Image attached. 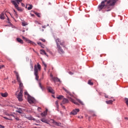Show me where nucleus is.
<instances>
[{
    "label": "nucleus",
    "mask_w": 128,
    "mask_h": 128,
    "mask_svg": "<svg viewBox=\"0 0 128 128\" xmlns=\"http://www.w3.org/2000/svg\"><path fill=\"white\" fill-rule=\"evenodd\" d=\"M104 0L102 2L101 4L98 6L99 11L102 10H106V12H110V10L113 8L114 6L116 4L117 0Z\"/></svg>",
    "instance_id": "nucleus-1"
},
{
    "label": "nucleus",
    "mask_w": 128,
    "mask_h": 128,
    "mask_svg": "<svg viewBox=\"0 0 128 128\" xmlns=\"http://www.w3.org/2000/svg\"><path fill=\"white\" fill-rule=\"evenodd\" d=\"M20 92L18 90L16 92V95L19 102H22V93L24 92V84L22 83H19Z\"/></svg>",
    "instance_id": "nucleus-2"
},
{
    "label": "nucleus",
    "mask_w": 128,
    "mask_h": 128,
    "mask_svg": "<svg viewBox=\"0 0 128 128\" xmlns=\"http://www.w3.org/2000/svg\"><path fill=\"white\" fill-rule=\"evenodd\" d=\"M42 70V66L40 64L38 63L37 64H35L34 66V75L36 76V80H38V72H40Z\"/></svg>",
    "instance_id": "nucleus-3"
},
{
    "label": "nucleus",
    "mask_w": 128,
    "mask_h": 128,
    "mask_svg": "<svg viewBox=\"0 0 128 128\" xmlns=\"http://www.w3.org/2000/svg\"><path fill=\"white\" fill-rule=\"evenodd\" d=\"M56 44L57 46H58L60 44V46H64V48L66 46L64 41L62 40H60V39L58 38L56 40Z\"/></svg>",
    "instance_id": "nucleus-4"
},
{
    "label": "nucleus",
    "mask_w": 128,
    "mask_h": 128,
    "mask_svg": "<svg viewBox=\"0 0 128 128\" xmlns=\"http://www.w3.org/2000/svg\"><path fill=\"white\" fill-rule=\"evenodd\" d=\"M12 4L14 6L15 8L17 10H18L19 12H22V8L18 7V4L16 2V1L14 0H11Z\"/></svg>",
    "instance_id": "nucleus-5"
},
{
    "label": "nucleus",
    "mask_w": 128,
    "mask_h": 128,
    "mask_svg": "<svg viewBox=\"0 0 128 128\" xmlns=\"http://www.w3.org/2000/svg\"><path fill=\"white\" fill-rule=\"evenodd\" d=\"M22 39L26 42H28V44H32V46H36V43L27 38H25L24 36H22Z\"/></svg>",
    "instance_id": "nucleus-6"
},
{
    "label": "nucleus",
    "mask_w": 128,
    "mask_h": 128,
    "mask_svg": "<svg viewBox=\"0 0 128 128\" xmlns=\"http://www.w3.org/2000/svg\"><path fill=\"white\" fill-rule=\"evenodd\" d=\"M57 50L60 54H64V50H62L60 46H57Z\"/></svg>",
    "instance_id": "nucleus-7"
},
{
    "label": "nucleus",
    "mask_w": 128,
    "mask_h": 128,
    "mask_svg": "<svg viewBox=\"0 0 128 128\" xmlns=\"http://www.w3.org/2000/svg\"><path fill=\"white\" fill-rule=\"evenodd\" d=\"M80 112V109L78 108H76L74 110L71 112V114H72L73 116H76V114H78V112Z\"/></svg>",
    "instance_id": "nucleus-8"
},
{
    "label": "nucleus",
    "mask_w": 128,
    "mask_h": 128,
    "mask_svg": "<svg viewBox=\"0 0 128 128\" xmlns=\"http://www.w3.org/2000/svg\"><path fill=\"white\" fill-rule=\"evenodd\" d=\"M14 74H16V80L18 82L20 83L22 82V81L20 80V75H18V72L16 71H14Z\"/></svg>",
    "instance_id": "nucleus-9"
},
{
    "label": "nucleus",
    "mask_w": 128,
    "mask_h": 128,
    "mask_svg": "<svg viewBox=\"0 0 128 128\" xmlns=\"http://www.w3.org/2000/svg\"><path fill=\"white\" fill-rule=\"evenodd\" d=\"M28 100L29 104H34V99L30 96H28Z\"/></svg>",
    "instance_id": "nucleus-10"
},
{
    "label": "nucleus",
    "mask_w": 128,
    "mask_h": 128,
    "mask_svg": "<svg viewBox=\"0 0 128 128\" xmlns=\"http://www.w3.org/2000/svg\"><path fill=\"white\" fill-rule=\"evenodd\" d=\"M68 99L70 102H73V104H76L77 106H78V103L76 102V100L72 99V98L70 96H68Z\"/></svg>",
    "instance_id": "nucleus-11"
},
{
    "label": "nucleus",
    "mask_w": 128,
    "mask_h": 128,
    "mask_svg": "<svg viewBox=\"0 0 128 128\" xmlns=\"http://www.w3.org/2000/svg\"><path fill=\"white\" fill-rule=\"evenodd\" d=\"M52 124H54V126H62V123H60V122H58L54 121V120H52Z\"/></svg>",
    "instance_id": "nucleus-12"
},
{
    "label": "nucleus",
    "mask_w": 128,
    "mask_h": 128,
    "mask_svg": "<svg viewBox=\"0 0 128 128\" xmlns=\"http://www.w3.org/2000/svg\"><path fill=\"white\" fill-rule=\"evenodd\" d=\"M47 90L49 92H50V94H54V90L52 87L48 86Z\"/></svg>",
    "instance_id": "nucleus-13"
},
{
    "label": "nucleus",
    "mask_w": 128,
    "mask_h": 128,
    "mask_svg": "<svg viewBox=\"0 0 128 128\" xmlns=\"http://www.w3.org/2000/svg\"><path fill=\"white\" fill-rule=\"evenodd\" d=\"M26 118H27V120H36V119L32 118V116H26Z\"/></svg>",
    "instance_id": "nucleus-14"
},
{
    "label": "nucleus",
    "mask_w": 128,
    "mask_h": 128,
    "mask_svg": "<svg viewBox=\"0 0 128 128\" xmlns=\"http://www.w3.org/2000/svg\"><path fill=\"white\" fill-rule=\"evenodd\" d=\"M63 90H64V92H66L68 94H69V96H74V95H72V93H70V91H68V90H66L64 88H63Z\"/></svg>",
    "instance_id": "nucleus-15"
},
{
    "label": "nucleus",
    "mask_w": 128,
    "mask_h": 128,
    "mask_svg": "<svg viewBox=\"0 0 128 128\" xmlns=\"http://www.w3.org/2000/svg\"><path fill=\"white\" fill-rule=\"evenodd\" d=\"M52 79L53 80L54 82H60V80L58 78L52 77Z\"/></svg>",
    "instance_id": "nucleus-16"
},
{
    "label": "nucleus",
    "mask_w": 128,
    "mask_h": 128,
    "mask_svg": "<svg viewBox=\"0 0 128 128\" xmlns=\"http://www.w3.org/2000/svg\"><path fill=\"white\" fill-rule=\"evenodd\" d=\"M40 54H45V56H48V54H46V51H44V50H40Z\"/></svg>",
    "instance_id": "nucleus-17"
},
{
    "label": "nucleus",
    "mask_w": 128,
    "mask_h": 128,
    "mask_svg": "<svg viewBox=\"0 0 128 128\" xmlns=\"http://www.w3.org/2000/svg\"><path fill=\"white\" fill-rule=\"evenodd\" d=\"M48 114V109H46L45 111L44 112L41 113L42 116H46Z\"/></svg>",
    "instance_id": "nucleus-18"
},
{
    "label": "nucleus",
    "mask_w": 128,
    "mask_h": 128,
    "mask_svg": "<svg viewBox=\"0 0 128 128\" xmlns=\"http://www.w3.org/2000/svg\"><path fill=\"white\" fill-rule=\"evenodd\" d=\"M26 8H28V10H30L32 9V5L28 4L26 5Z\"/></svg>",
    "instance_id": "nucleus-19"
},
{
    "label": "nucleus",
    "mask_w": 128,
    "mask_h": 128,
    "mask_svg": "<svg viewBox=\"0 0 128 128\" xmlns=\"http://www.w3.org/2000/svg\"><path fill=\"white\" fill-rule=\"evenodd\" d=\"M16 41L19 42L20 44H24V41L20 39V38H16Z\"/></svg>",
    "instance_id": "nucleus-20"
},
{
    "label": "nucleus",
    "mask_w": 128,
    "mask_h": 128,
    "mask_svg": "<svg viewBox=\"0 0 128 128\" xmlns=\"http://www.w3.org/2000/svg\"><path fill=\"white\" fill-rule=\"evenodd\" d=\"M41 122H44L45 124H48V120L46 118H43L40 120Z\"/></svg>",
    "instance_id": "nucleus-21"
},
{
    "label": "nucleus",
    "mask_w": 128,
    "mask_h": 128,
    "mask_svg": "<svg viewBox=\"0 0 128 128\" xmlns=\"http://www.w3.org/2000/svg\"><path fill=\"white\" fill-rule=\"evenodd\" d=\"M68 100L66 98H64L62 100V104H68Z\"/></svg>",
    "instance_id": "nucleus-22"
},
{
    "label": "nucleus",
    "mask_w": 128,
    "mask_h": 128,
    "mask_svg": "<svg viewBox=\"0 0 128 128\" xmlns=\"http://www.w3.org/2000/svg\"><path fill=\"white\" fill-rule=\"evenodd\" d=\"M0 18L1 20H4V12H2L0 14Z\"/></svg>",
    "instance_id": "nucleus-23"
},
{
    "label": "nucleus",
    "mask_w": 128,
    "mask_h": 128,
    "mask_svg": "<svg viewBox=\"0 0 128 128\" xmlns=\"http://www.w3.org/2000/svg\"><path fill=\"white\" fill-rule=\"evenodd\" d=\"M106 104H112L113 101L112 100H109L106 101Z\"/></svg>",
    "instance_id": "nucleus-24"
},
{
    "label": "nucleus",
    "mask_w": 128,
    "mask_h": 128,
    "mask_svg": "<svg viewBox=\"0 0 128 128\" xmlns=\"http://www.w3.org/2000/svg\"><path fill=\"white\" fill-rule=\"evenodd\" d=\"M2 96H3V98H6L8 96V94L6 93H1Z\"/></svg>",
    "instance_id": "nucleus-25"
},
{
    "label": "nucleus",
    "mask_w": 128,
    "mask_h": 128,
    "mask_svg": "<svg viewBox=\"0 0 128 128\" xmlns=\"http://www.w3.org/2000/svg\"><path fill=\"white\" fill-rule=\"evenodd\" d=\"M88 84H90V86H94V83L92 82V80H88Z\"/></svg>",
    "instance_id": "nucleus-26"
},
{
    "label": "nucleus",
    "mask_w": 128,
    "mask_h": 128,
    "mask_svg": "<svg viewBox=\"0 0 128 128\" xmlns=\"http://www.w3.org/2000/svg\"><path fill=\"white\" fill-rule=\"evenodd\" d=\"M18 6L20 4V2H22V0H14Z\"/></svg>",
    "instance_id": "nucleus-27"
},
{
    "label": "nucleus",
    "mask_w": 128,
    "mask_h": 128,
    "mask_svg": "<svg viewBox=\"0 0 128 128\" xmlns=\"http://www.w3.org/2000/svg\"><path fill=\"white\" fill-rule=\"evenodd\" d=\"M16 112H18L19 114H22V110L20 108L16 110Z\"/></svg>",
    "instance_id": "nucleus-28"
},
{
    "label": "nucleus",
    "mask_w": 128,
    "mask_h": 128,
    "mask_svg": "<svg viewBox=\"0 0 128 128\" xmlns=\"http://www.w3.org/2000/svg\"><path fill=\"white\" fill-rule=\"evenodd\" d=\"M24 96H27L28 98V96H30V94H28V93L27 91H26L24 92Z\"/></svg>",
    "instance_id": "nucleus-29"
},
{
    "label": "nucleus",
    "mask_w": 128,
    "mask_h": 128,
    "mask_svg": "<svg viewBox=\"0 0 128 128\" xmlns=\"http://www.w3.org/2000/svg\"><path fill=\"white\" fill-rule=\"evenodd\" d=\"M39 86L42 90H44V87H42V83H39Z\"/></svg>",
    "instance_id": "nucleus-30"
},
{
    "label": "nucleus",
    "mask_w": 128,
    "mask_h": 128,
    "mask_svg": "<svg viewBox=\"0 0 128 128\" xmlns=\"http://www.w3.org/2000/svg\"><path fill=\"white\" fill-rule=\"evenodd\" d=\"M34 14L38 16V18H40V14L38 12H34Z\"/></svg>",
    "instance_id": "nucleus-31"
},
{
    "label": "nucleus",
    "mask_w": 128,
    "mask_h": 128,
    "mask_svg": "<svg viewBox=\"0 0 128 128\" xmlns=\"http://www.w3.org/2000/svg\"><path fill=\"white\" fill-rule=\"evenodd\" d=\"M62 98H64V96H58L57 97V98L58 100H62Z\"/></svg>",
    "instance_id": "nucleus-32"
},
{
    "label": "nucleus",
    "mask_w": 128,
    "mask_h": 128,
    "mask_svg": "<svg viewBox=\"0 0 128 128\" xmlns=\"http://www.w3.org/2000/svg\"><path fill=\"white\" fill-rule=\"evenodd\" d=\"M77 102H80V104H84V103L82 102V100H80L79 99L77 100Z\"/></svg>",
    "instance_id": "nucleus-33"
},
{
    "label": "nucleus",
    "mask_w": 128,
    "mask_h": 128,
    "mask_svg": "<svg viewBox=\"0 0 128 128\" xmlns=\"http://www.w3.org/2000/svg\"><path fill=\"white\" fill-rule=\"evenodd\" d=\"M22 26H28V23L24 22H22Z\"/></svg>",
    "instance_id": "nucleus-34"
},
{
    "label": "nucleus",
    "mask_w": 128,
    "mask_h": 128,
    "mask_svg": "<svg viewBox=\"0 0 128 128\" xmlns=\"http://www.w3.org/2000/svg\"><path fill=\"white\" fill-rule=\"evenodd\" d=\"M38 44L39 46H42V44L40 42H38Z\"/></svg>",
    "instance_id": "nucleus-35"
},
{
    "label": "nucleus",
    "mask_w": 128,
    "mask_h": 128,
    "mask_svg": "<svg viewBox=\"0 0 128 128\" xmlns=\"http://www.w3.org/2000/svg\"><path fill=\"white\" fill-rule=\"evenodd\" d=\"M47 52H50V54H52V51H50V50H48V49L47 50Z\"/></svg>",
    "instance_id": "nucleus-36"
},
{
    "label": "nucleus",
    "mask_w": 128,
    "mask_h": 128,
    "mask_svg": "<svg viewBox=\"0 0 128 128\" xmlns=\"http://www.w3.org/2000/svg\"><path fill=\"white\" fill-rule=\"evenodd\" d=\"M40 40H42V42H46V40L44 38L40 39Z\"/></svg>",
    "instance_id": "nucleus-37"
},
{
    "label": "nucleus",
    "mask_w": 128,
    "mask_h": 128,
    "mask_svg": "<svg viewBox=\"0 0 128 128\" xmlns=\"http://www.w3.org/2000/svg\"><path fill=\"white\" fill-rule=\"evenodd\" d=\"M14 118H15V120H20L18 116H16Z\"/></svg>",
    "instance_id": "nucleus-38"
},
{
    "label": "nucleus",
    "mask_w": 128,
    "mask_h": 128,
    "mask_svg": "<svg viewBox=\"0 0 128 128\" xmlns=\"http://www.w3.org/2000/svg\"><path fill=\"white\" fill-rule=\"evenodd\" d=\"M3 118H5V120H10V119L8 118L7 117L4 116Z\"/></svg>",
    "instance_id": "nucleus-39"
},
{
    "label": "nucleus",
    "mask_w": 128,
    "mask_h": 128,
    "mask_svg": "<svg viewBox=\"0 0 128 128\" xmlns=\"http://www.w3.org/2000/svg\"><path fill=\"white\" fill-rule=\"evenodd\" d=\"M42 64H44V66L46 67V66H46V63L44 62H42Z\"/></svg>",
    "instance_id": "nucleus-40"
},
{
    "label": "nucleus",
    "mask_w": 128,
    "mask_h": 128,
    "mask_svg": "<svg viewBox=\"0 0 128 128\" xmlns=\"http://www.w3.org/2000/svg\"><path fill=\"white\" fill-rule=\"evenodd\" d=\"M14 14H15V16H16V18H18V13L16 12H14Z\"/></svg>",
    "instance_id": "nucleus-41"
},
{
    "label": "nucleus",
    "mask_w": 128,
    "mask_h": 128,
    "mask_svg": "<svg viewBox=\"0 0 128 128\" xmlns=\"http://www.w3.org/2000/svg\"><path fill=\"white\" fill-rule=\"evenodd\" d=\"M4 68V65H2V66L0 65V70H1V68Z\"/></svg>",
    "instance_id": "nucleus-42"
},
{
    "label": "nucleus",
    "mask_w": 128,
    "mask_h": 128,
    "mask_svg": "<svg viewBox=\"0 0 128 128\" xmlns=\"http://www.w3.org/2000/svg\"><path fill=\"white\" fill-rule=\"evenodd\" d=\"M42 28H46V26L44 25L42 26Z\"/></svg>",
    "instance_id": "nucleus-43"
},
{
    "label": "nucleus",
    "mask_w": 128,
    "mask_h": 128,
    "mask_svg": "<svg viewBox=\"0 0 128 128\" xmlns=\"http://www.w3.org/2000/svg\"><path fill=\"white\" fill-rule=\"evenodd\" d=\"M56 106H58V101H56Z\"/></svg>",
    "instance_id": "nucleus-44"
},
{
    "label": "nucleus",
    "mask_w": 128,
    "mask_h": 128,
    "mask_svg": "<svg viewBox=\"0 0 128 128\" xmlns=\"http://www.w3.org/2000/svg\"><path fill=\"white\" fill-rule=\"evenodd\" d=\"M0 128H4V126H2L1 125H0Z\"/></svg>",
    "instance_id": "nucleus-45"
},
{
    "label": "nucleus",
    "mask_w": 128,
    "mask_h": 128,
    "mask_svg": "<svg viewBox=\"0 0 128 128\" xmlns=\"http://www.w3.org/2000/svg\"><path fill=\"white\" fill-rule=\"evenodd\" d=\"M38 110H42V108H40V107H38Z\"/></svg>",
    "instance_id": "nucleus-46"
},
{
    "label": "nucleus",
    "mask_w": 128,
    "mask_h": 128,
    "mask_svg": "<svg viewBox=\"0 0 128 128\" xmlns=\"http://www.w3.org/2000/svg\"><path fill=\"white\" fill-rule=\"evenodd\" d=\"M44 70H46V66H44Z\"/></svg>",
    "instance_id": "nucleus-47"
},
{
    "label": "nucleus",
    "mask_w": 128,
    "mask_h": 128,
    "mask_svg": "<svg viewBox=\"0 0 128 128\" xmlns=\"http://www.w3.org/2000/svg\"><path fill=\"white\" fill-rule=\"evenodd\" d=\"M22 6H24V4L23 3H22Z\"/></svg>",
    "instance_id": "nucleus-48"
},
{
    "label": "nucleus",
    "mask_w": 128,
    "mask_h": 128,
    "mask_svg": "<svg viewBox=\"0 0 128 128\" xmlns=\"http://www.w3.org/2000/svg\"><path fill=\"white\" fill-rule=\"evenodd\" d=\"M90 117H88V121L90 122Z\"/></svg>",
    "instance_id": "nucleus-49"
},
{
    "label": "nucleus",
    "mask_w": 128,
    "mask_h": 128,
    "mask_svg": "<svg viewBox=\"0 0 128 128\" xmlns=\"http://www.w3.org/2000/svg\"><path fill=\"white\" fill-rule=\"evenodd\" d=\"M106 84H107V86H110V83L107 82V83H106Z\"/></svg>",
    "instance_id": "nucleus-50"
},
{
    "label": "nucleus",
    "mask_w": 128,
    "mask_h": 128,
    "mask_svg": "<svg viewBox=\"0 0 128 128\" xmlns=\"http://www.w3.org/2000/svg\"><path fill=\"white\" fill-rule=\"evenodd\" d=\"M124 119L126 120H128V118H125Z\"/></svg>",
    "instance_id": "nucleus-51"
},
{
    "label": "nucleus",
    "mask_w": 128,
    "mask_h": 128,
    "mask_svg": "<svg viewBox=\"0 0 128 128\" xmlns=\"http://www.w3.org/2000/svg\"><path fill=\"white\" fill-rule=\"evenodd\" d=\"M31 16H34V14H31Z\"/></svg>",
    "instance_id": "nucleus-52"
},
{
    "label": "nucleus",
    "mask_w": 128,
    "mask_h": 128,
    "mask_svg": "<svg viewBox=\"0 0 128 128\" xmlns=\"http://www.w3.org/2000/svg\"><path fill=\"white\" fill-rule=\"evenodd\" d=\"M13 10H14V12H16L14 9H13Z\"/></svg>",
    "instance_id": "nucleus-53"
},
{
    "label": "nucleus",
    "mask_w": 128,
    "mask_h": 128,
    "mask_svg": "<svg viewBox=\"0 0 128 128\" xmlns=\"http://www.w3.org/2000/svg\"><path fill=\"white\" fill-rule=\"evenodd\" d=\"M42 48H44V45L43 44L42 45Z\"/></svg>",
    "instance_id": "nucleus-54"
},
{
    "label": "nucleus",
    "mask_w": 128,
    "mask_h": 128,
    "mask_svg": "<svg viewBox=\"0 0 128 128\" xmlns=\"http://www.w3.org/2000/svg\"><path fill=\"white\" fill-rule=\"evenodd\" d=\"M62 108H66L64 107V106H62Z\"/></svg>",
    "instance_id": "nucleus-55"
},
{
    "label": "nucleus",
    "mask_w": 128,
    "mask_h": 128,
    "mask_svg": "<svg viewBox=\"0 0 128 128\" xmlns=\"http://www.w3.org/2000/svg\"><path fill=\"white\" fill-rule=\"evenodd\" d=\"M105 98H108V96H106V95H105Z\"/></svg>",
    "instance_id": "nucleus-56"
},
{
    "label": "nucleus",
    "mask_w": 128,
    "mask_h": 128,
    "mask_svg": "<svg viewBox=\"0 0 128 128\" xmlns=\"http://www.w3.org/2000/svg\"><path fill=\"white\" fill-rule=\"evenodd\" d=\"M82 118V116L81 118Z\"/></svg>",
    "instance_id": "nucleus-57"
},
{
    "label": "nucleus",
    "mask_w": 128,
    "mask_h": 128,
    "mask_svg": "<svg viewBox=\"0 0 128 128\" xmlns=\"http://www.w3.org/2000/svg\"><path fill=\"white\" fill-rule=\"evenodd\" d=\"M42 32H44V29L42 30Z\"/></svg>",
    "instance_id": "nucleus-58"
},
{
    "label": "nucleus",
    "mask_w": 128,
    "mask_h": 128,
    "mask_svg": "<svg viewBox=\"0 0 128 128\" xmlns=\"http://www.w3.org/2000/svg\"><path fill=\"white\" fill-rule=\"evenodd\" d=\"M10 14L11 16H12V14H10Z\"/></svg>",
    "instance_id": "nucleus-59"
},
{
    "label": "nucleus",
    "mask_w": 128,
    "mask_h": 128,
    "mask_svg": "<svg viewBox=\"0 0 128 128\" xmlns=\"http://www.w3.org/2000/svg\"><path fill=\"white\" fill-rule=\"evenodd\" d=\"M32 68H34L32 66Z\"/></svg>",
    "instance_id": "nucleus-60"
},
{
    "label": "nucleus",
    "mask_w": 128,
    "mask_h": 128,
    "mask_svg": "<svg viewBox=\"0 0 128 128\" xmlns=\"http://www.w3.org/2000/svg\"><path fill=\"white\" fill-rule=\"evenodd\" d=\"M61 104V106H62V104Z\"/></svg>",
    "instance_id": "nucleus-61"
},
{
    "label": "nucleus",
    "mask_w": 128,
    "mask_h": 128,
    "mask_svg": "<svg viewBox=\"0 0 128 128\" xmlns=\"http://www.w3.org/2000/svg\"><path fill=\"white\" fill-rule=\"evenodd\" d=\"M23 32H24V30H23Z\"/></svg>",
    "instance_id": "nucleus-62"
},
{
    "label": "nucleus",
    "mask_w": 128,
    "mask_h": 128,
    "mask_svg": "<svg viewBox=\"0 0 128 128\" xmlns=\"http://www.w3.org/2000/svg\"><path fill=\"white\" fill-rule=\"evenodd\" d=\"M49 4H50V3H49Z\"/></svg>",
    "instance_id": "nucleus-63"
},
{
    "label": "nucleus",
    "mask_w": 128,
    "mask_h": 128,
    "mask_svg": "<svg viewBox=\"0 0 128 128\" xmlns=\"http://www.w3.org/2000/svg\"><path fill=\"white\" fill-rule=\"evenodd\" d=\"M94 116H96V115L94 114Z\"/></svg>",
    "instance_id": "nucleus-64"
}]
</instances>
